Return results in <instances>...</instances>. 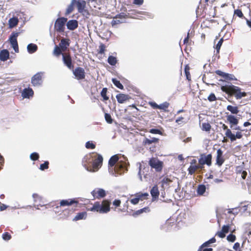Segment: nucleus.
<instances>
[{
  "label": "nucleus",
  "instance_id": "c756f323",
  "mask_svg": "<svg viewBox=\"0 0 251 251\" xmlns=\"http://www.w3.org/2000/svg\"><path fill=\"white\" fill-rule=\"evenodd\" d=\"M107 62L111 66H115L117 63V59L116 57L110 55L107 59Z\"/></svg>",
  "mask_w": 251,
  "mask_h": 251
},
{
  "label": "nucleus",
  "instance_id": "c85d7f7f",
  "mask_svg": "<svg viewBox=\"0 0 251 251\" xmlns=\"http://www.w3.org/2000/svg\"><path fill=\"white\" fill-rule=\"evenodd\" d=\"M226 109L233 114H236L239 112V110L237 106H233L230 105H228L227 106Z\"/></svg>",
  "mask_w": 251,
  "mask_h": 251
},
{
  "label": "nucleus",
  "instance_id": "37998d69",
  "mask_svg": "<svg viewBox=\"0 0 251 251\" xmlns=\"http://www.w3.org/2000/svg\"><path fill=\"white\" fill-rule=\"evenodd\" d=\"M226 239L229 242H234L236 240V236L232 234H230L227 236Z\"/></svg>",
  "mask_w": 251,
  "mask_h": 251
},
{
  "label": "nucleus",
  "instance_id": "aec40b11",
  "mask_svg": "<svg viewBox=\"0 0 251 251\" xmlns=\"http://www.w3.org/2000/svg\"><path fill=\"white\" fill-rule=\"evenodd\" d=\"M159 139L155 137H150V138H145L143 141V144L144 146L150 145L152 143L158 142Z\"/></svg>",
  "mask_w": 251,
  "mask_h": 251
},
{
  "label": "nucleus",
  "instance_id": "dca6fc26",
  "mask_svg": "<svg viewBox=\"0 0 251 251\" xmlns=\"http://www.w3.org/2000/svg\"><path fill=\"white\" fill-rule=\"evenodd\" d=\"M66 23L67 27L70 30H74L78 27V22L75 20H71Z\"/></svg>",
  "mask_w": 251,
  "mask_h": 251
},
{
  "label": "nucleus",
  "instance_id": "338daca9",
  "mask_svg": "<svg viewBox=\"0 0 251 251\" xmlns=\"http://www.w3.org/2000/svg\"><path fill=\"white\" fill-rule=\"evenodd\" d=\"M239 248L240 244L238 242L235 243L233 247V249L236 251H240V250H239Z\"/></svg>",
  "mask_w": 251,
  "mask_h": 251
},
{
  "label": "nucleus",
  "instance_id": "1a4fd4ad",
  "mask_svg": "<svg viewBox=\"0 0 251 251\" xmlns=\"http://www.w3.org/2000/svg\"><path fill=\"white\" fill-rule=\"evenodd\" d=\"M97 156V154L94 153L89 154L85 155L82 160V163L84 167L86 168L87 171H89V169L86 166V163L88 164H93L94 158Z\"/></svg>",
  "mask_w": 251,
  "mask_h": 251
},
{
  "label": "nucleus",
  "instance_id": "a19ab883",
  "mask_svg": "<svg viewBox=\"0 0 251 251\" xmlns=\"http://www.w3.org/2000/svg\"><path fill=\"white\" fill-rule=\"evenodd\" d=\"M74 10V5L72 4H69L66 9L65 12L66 15L70 14Z\"/></svg>",
  "mask_w": 251,
  "mask_h": 251
},
{
  "label": "nucleus",
  "instance_id": "09e8293b",
  "mask_svg": "<svg viewBox=\"0 0 251 251\" xmlns=\"http://www.w3.org/2000/svg\"><path fill=\"white\" fill-rule=\"evenodd\" d=\"M53 53L56 55L58 56L61 54V49L57 46H56L54 49Z\"/></svg>",
  "mask_w": 251,
  "mask_h": 251
},
{
  "label": "nucleus",
  "instance_id": "bf43d9fd",
  "mask_svg": "<svg viewBox=\"0 0 251 251\" xmlns=\"http://www.w3.org/2000/svg\"><path fill=\"white\" fill-rule=\"evenodd\" d=\"M105 45L104 44H101L100 46V51L99 52V53H100V54L104 53V51H105Z\"/></svg>",
  "mask_w": 251,
  "mask_h": 251
},
{
  "label": "nucleus",
  "instance_id": "473e14b6",
  "mask_svg": "<svg viewBox=\"0 0 251 251\" xmlns=\"http://www.w3.org/2000/svg\"><path fill=\"white\" fill-rule=\"evenodd\" d=\"M112 81L117 87L120 89H123V85L121 83L120 81L118 80L116 78H112Z\"/></svg>",
  "mask_w": 251,
  "mask_h": 251
},
{
  "label": "nucleus",
  "instance_id": "72a5a7b5",
  "mask_svg": "<svg viewBox=\"0 0 251 251\" xmlns=\"http://www.w3.org/2000/svg\"><path fill=\"white\" fill-rule=\"evenodd\" d=\"M198 168L199 166L197 165H191L188 169L189 174L190 175L193 174Z\"/></svg>",
  "mask_w": 251,
  "mask_h": 251
},
{
  "label": "nucleus",
  "instance_id": "423d86ee",
  "mask_svg": "<svg viewBox=\"0 0 251 251\" xmlns=\"http://www.w3.org/2000/svg\"><path fill=\"white\" fill-rule=\"evenodd\" d=\"M149 164L152 168L154 169L156 172H160L162 169V162L155 158H151L149 161Z\"/></svg>",
  "mask_w": 251,
  "mask_h": 251
},
{
  "label": "nucleus",
  "instance_id": "9d476101",
  "mask_svg": "<svg viewBox=\"0 0 251 251\" xmlns=\"http://www.w3.org/2000/svg\"><path fill=\"white\" fill-rule=\"evenodd\" d=\"M73 74L78 80L83 79L85 78V72L83 68L77 67L73 71Z\"/></svg>",
  "mask_w": 251,
  "mask_h": 251
},
{
  "label": "nucleus",
  "instance_id": "393cba45",
  "mask_svg": "<svg viewBox=\"0 0 251 251\" xmlns=\"http://www.w3.org/2000/svg\"><path fill=\"white\" fill-rule=\"evenodd\" d=\"M69 40L66 39H62L59 43V46L62 51H65L68 47L69 46Z\"/></svg>",
  "mask_w": 251,
  "mask_h": 251
},
{
  "label": "nucleus",
  "instance_id": "412c9836",
  "mask_svg": "<svg viewBox=\"0 0 251 251\" xmlns=\"http://www.w3.org/2000/svg\"><path fill=\"white\" fill-rule=\"evenodd\" d=\"M34 92L31 88H25L24 89L22 95L24 98H29L33 95Z\"/></svg>",
  "mask_w": 251,
  "mask_h": 251
},
{
  "label": "nucleus",
  "instance_id": "0eeeda50",
  "mask_svg": "<svg viewBox=\"0 0 251 251\" xmlns=\"http://www.w3.org/2000/svg\"><path fill=\"white\" fill-rule=\"evenodd\" d=\"M19 35L18 32H13L9 38V40L10 42V44L14 50L16 52H19L18 49V45L17 41V38Z\"/></svg>",
  "mask_w": 251,
  "mask_h": 251
},
{
  "label": "nucleus",
  "instance_id": "69168bd1",
  "mask_svg": "<svg viewBox=\"0 0 251 251\" xmlns=\"http://www.w3.org/2000/svg\"><path fill=\"white\" fill-rule=\"evenodd\" d=\"M221 124H222V128H223L224 130H226V133H225V135H226V134H227L226 133H227V131L230 130V129H229V128H228L227 126H226L225 124H222V123H221Z\"/></svg>",
  "mask_w": 251,
  "mask_h": 251
},
{
  "label": "nucleus",
  "instance_id": "a878e982",
  "mask_svg": "<svg viewBox=\"0 0 251 251\" xmlns=\"http://www.w3.org/2000/svg\"><path fill=\"white\" fill-rule=\"evenodd\" d=\"M38 47L36 44L30 43L27 46V50L29 53H33L36 51Z\"/></svg>",
  "mask_w": 251,
  "mask_h": 251
},
{
  "label": "nucleus",
  "instance_id": "052dcab7",
  "mask_svg": "<svg viewBox=\"0 0 251 251\" xmlns=\"http://www.w3.org/2000/svg\"><path fill=\"white\" fill-rule=\"evenodd\" d=\"M229 229V226L228 225H224L222 228V230L225 232V233H227Z\"/></svg>",
  "mask_w": 251,
  "mask_h": 251
},
{
  "label": "nucleus",
  "instance_id": "cd10ccee",
  "mask_svg": "<svg viewBox=\"0 0 251 251\" xmlns=\"http://www.w3.org/2000/svg\"><path fill=\"white\" fill-rule=\"evenodd\" d=\"M206 191V187L203 184L199 185L198 187L197 192L199 195L202 196Z\"/></svg>",
  "mask_w": 251,
  "mask_h": 251
},
{
  "label": "nucleus",
  "instance_id": "79ce46f5",
  "mask_svg": "<svg viewBox=\"0 0 251 251\" xmlns=\"http://www.w3.org/2000/svg\"><path fill=\"white\" fill-rule=\"evenodd\" d=\"M223 38H221L218 42V43L217 44L216 46V50H217V53H219V51H220V48H221V47L223 44Z\"/></svg>",
  "mask_w": 251,
  "mask_h": 251
},
{
  "label": "nucleus",
  "instance_id": "e433bc0d",
  "mask_svg": "<svg viewBox=\"0 0 251 251\" xmlns=\"http://www.w3.org/2000/svg\"><path fill=\"white\" fill-rule=\"evenodd\" d=\"M107 89L106 88H103L100 93V95L101 97L103 98V100H108V97L106 96Z\"/></svg>",
  "mask_w": 251,
  "mask_h": 251
},
{
  "label": "nucleus",
  "instance_id": "13d9d810",
  "mask_svg": "<svg viewBox=\"0 0 251 251\" xmlns=\"http://www.w3.org/2000/svg\"><path fill=\"white\" fill-rule=\"evenodd\" d=\"M122 23L123 22L121 21L120 20H113L111 22V25L112 26H114L115 25Z\"/></svg>",
  "mask_w": 251,
  "mask_h": 251
},
{
  "label": "nucleus",
  "instance_id": "f8f14e48",
  "mask_svg": "<svg viewBox=\"0 0 251 251\" xmlns=\"http://www.w3.org/2000/svg\"><path fill=\"white\" fill-rule=\"evenodd\" d=\"M62 54L63 63L69 69H71L73 66L70 55L67 53H62Z\"/></svg>",
  "mask_w": 251,
  "mask_h": 251
},
{
  "label": "nucleus",
  "instance_id": "b1692460",
  "mask_svg": "<svg viewBox=\"0 0 251 251\" xmlns=\"http://www.w3.org/2000/svg\"><path fill=\"white\" fill-rule=\"evenodd\" d=\"M9 52L7 50H3L0 52V60L5 61L9 58Z\"/></svg>",
  "mask_w": 251,
  "mask_h": 251
},
{
  "label": "nucleus",
  "instance_id": "9b49d317",
  "mask_svg": "<svg viewBox=\"0 0 251 251\" xmlns=\"http://www.w3.org/2000/svg\"><path fill=\"white\" fill-rule=\"evenodd\" d=\"M226 137L230 139L231 142L235 141L236 139H241L242 136V133L240 131H237L236 134H233L231 130L227 131Z\"/></svg>",
  "mask_w": 251,
  "mask_h": 251
},
{
  "label": "nucleus",
  "instance_id": "6e6552de",
  "mask_svg": "<svg viewBox=\"0 0 251 251\" xmlns=\"http://www.w3.org/2000/svg\"><path fill=\"white\" fill-rule=\"evenodd\" d=\"M211 159L212 155L211 154H209L207 155L204 154H202L200 156L199 162L201 165L206 164L208 166H210L211 165Z\"/></svg>",
  "mask_w": 251,
  "mask_h": 251
},
{
  "label": "nucleus",
  "instance_id": "2eb2a0df",
  "mask_svg": "<svg viewBox=\"0 0 251 251\" xmlns=\"http://www.w3.org/2000/svg\"><path fill=\"white\" fill-rule=\"evenodd\" d=\"M86 2L84 0H80L76 2V6L77 10L79 13H82L84 12H86L85 10L86 8Z\"/></svg>",
  "mask_w": 251,
  "mask_h": 251
},
{
  "label": "nucleus",
  "instance_id": "864d4df0",
  "mask_svg": "<svg viewBox=\"0 0 251 251\" xmlns=\"http://www.w3.org/2000/svg\"><path fill=\"white\" fill-rule=\"evenodd\" d=\"M234 14L237 15L240 18H242L243 17V14L242 13V11L240 9H236L234 10Z\"/></svg>",
  "mask_w": 251,
  "mask_h": 251
},
{
  "label": "nucleus",
  "instance_id": "20e7f679",
  "mask_svg": "<svg viewBox=\"0 0 251 251\" xmlns=\"http://www.w3.org/2000/svg\"><path fill=\"white\" fill-rule=\"evenodd\" d=\"M44 72H40L35 74L31 79V82L34 87H40L43 83L42 75Z\"/></svg>",
  "mask_w": 251,
  "mask_h": 251
},
{
  "label": "nucleus",
  "instance_id": "3c124183",
  "mask_svg": "<svg viewBox=\"0 0 251 251\" xmlns=\"http://www.w3.org/2000/svg\"><path fill=\"white\" fill-rule=\"evenodd\" d=\"M140 200H141V199H140V197L138 195L137 196H136V198L131 199L130 201V202L133 204H136L139 202Z\"/></svg>",
  "mask_w": 251,
  "mask_h": 251
},
{
  "label": "nucleus",
  "instance_id": "8fccbe9b",
  "mask_svg": "<svg viewBox=\"0 0 251 251\" xmlns=\"http://www.w3.org/2000/svg\"><path fill=\"white\" fill-rule=\"evenodd\" d=\"M104 117L105 120L108 123L111 124L112 123V119L111 118V115L109 114L105 113Z\"/></svg>",
  "mask_w": 251,
  "mask_h": 251
},
{
  "label": "nucleus",
  "instance_id": "58836bf2",
  "mask_svg": "<svg viewBox=\"0 0 251 251\" xmlns=\"http://www.w3.org/2000/svg\"><path fill=\"white\" fill-rule=\"evenodd\" d=\"M39 157V154L37 152H33L30 155V158L31 160L35 161L38 159Z\"/></svg>",
  "mask_w": 251,
  "mask_h": 251
},
{
  "label": "nucleus",
  "instance_id": "ddd939ff",
  "mask_svg": "<svg viewBox=\"0 0 251 251\" xmlns=\"http://www.w3.org/2000/svg\"><path fill=\"white\" fill-rule=\"evenodd\" d=\"M92 195L97 199L103 198L106 196L105 191L101 188H98L97 190H94L91 192Z\"/></svg>",
  "mask_w": 251,
  "mask_h": 251
},
{
  "label": "nucleus",
  "instance_id": "a18cd8bd",
  "mask_svg": "<svg viewBox=\"0 0 251 251\" xmlns=\"http://www.w3.org/2000/svg\"><path fill=\"white\" fill-rule=\"evenodd\" d=\"M49 168V162L45 161L44 163L41 164L40 166V169L42 171L47 169Z\"/></svg>",
  "mask_w": 251,
  "mask_h": 251
},
{
  "label": "nucleus",
  "instance_id": "c03bdc74",
  "mask_svg": "<svg viewBox=\"0 0 251 251\" xmlns=\"http://www.w3.org/2000/svg\"><path fill=\"white\" fill-rule=\"evenodd\" d=\"M95 145L92 142L88 141L86 143L85 147L87 149H94L95 148Z\"/></svg>",
  "mask_w": 251,
  "mask_h": 251
},
{
  "label": "nucleus",
  "instance_id": "5701e85b",
  "mask_svg": "<svg viewBox=\"0 0 251 251\" xmlns=\"http://www.w3.org/2000/svg\"><path fill=\"white\" fill-rule=\"evenodd\" d=\"M151 194L152 197V199H156L158 198L159 192L157 185L152 187L151 190Z\"/></svg>",
  "mask_w": 251,
  "mask_h": 251
},
{
  "label": "nucleus",
  "instance_id": "de8ad7c7",
  "mask_svg": "<svg viewBox=\"0 0 251 251\" xmlns=\"http://www.w3.org/2000/svg\"><path fill=\"white\" fill-rule=\"evenodd\" d=\"M2 239L5 241H8L11 238V236L8 232L4 233L2 235Z\"/></svg>",
  "mask_w": 251,
  "mask_h": 251
},
{
  "label": "nucleus",
  "instance_id": "39448f33",
  "mask_svg": "<svg viewBox=\"0 0 251 251\" xmlns=\"http://www.w3.org/2000/svg\"><path fill=\"white\" fill-rule=\"evenodd\" d=\"M102 161V156L100 154H97V156L94 158V161L92 164L93 168H91L89 171H97L101 166Z\"/></svg>",
  "mask_w": 251,
  "mask_h": 251
},
{
  "label": "nucleus",
  "instance_id": "a211bd4d",
  "mask_svg": "<svg viewBox=\"0 0 251 251\" xmlns=\"http://www.w3.org/2000/svg\"><path fill=\"white\" fill-rule=\"evenodd\" d=\"M227 120L230 125V128L233 127V126H237L238 124V120L233 115H227Z\"/></svg>",
  "mask_w": 251,
  "mask_h": 251
},
{
  "label": "nucleus",
  "instance_id": "f3484780",
  "mask_svg": "<svg viewBox=\"0 0 251 251\" xmlns=\"http://www.w3.org/2000/svg\"><path fill=\"white\" fill-rule=\"evenodd\" d=\"M223 151L221 149H218L217 151L216 164L221 166L224 162L223 158Z\"/></svg>",
  "mask_w": 251,
  "mask_h": 251
},
{
  "label": "nucleus",
  "instance_id": "4c0bfd02",
  "mask_svg": "<svg viewBox=\"0 0 251 251\" xmlns=\"http://www.w3.org/2000/svg\"><path fill=\"white\" fill-rule=\"evenodd\" d=\"M169 106V103L168 102H165L159 105L158 109L166 111V109L168 108Z\"/></svg>",
  "mask_w": 251,
  "mask_h": 251
},
{
  "label": "nucleus",
  "instance_id": "f257e3e1",
  "mask_svg": "<svg viewBox=\"0 0 251 251\" xmlns=\"http://www.w3.org/2000/svg\"><path fill=\"white\" fill-rule=\"evenodd\" d=\"M118 155L116 154L113 155L109 160V172H112L113 175L117 176V175H122L125 171H127L126 168V162L118 161Z\"/></svg>",
  "mask_w": 251,
  "mask_h": 251
},
{
  "label": "nucleus",
  "instance_id": "6ab92c4d",
  "mask_svg": "<svg viewBox=\"0 0 251 251\" xmlns=\"http://www.w3.org/2000/svg\"><path fill=\"white\" fill-rule=\"evenodd\" d=\"M95 206L96 211L99 212L100 213H106L109 211V209L108 208H102L101 206V204L99 202H96L94 204Z\"/></svg>",
  "mask_w": 251,
  "mask_h": 251
},
{
  "label": "nucleus",
  "instance_id": "e2e57ef3",
  "mask_svg": "<svg viewBox=\"0 0 251 251\" xmlns=\"http://www.w3.org/2000/svg\"><path fill=\"white\" fill-rule=\"evenodd\" d=\"M216 73L219 75L222 76L223 78H225L226 75V73L223 72L220 70H217L216 71Z\"/></svg>",
  "mask_w": 251,
  "mask_h": 251
},
{
  "label": "nucleus",
  "instance_id": "603ef678",
  "mask_svg": "<svg viewBox=\"0 0 251 251\" xmlns=\"http://www.w3.org/2000/svg\"><path fill=\"white\" fill-rule=\"evenodd\" d=\"M161 182L163 186H167L169 184L170 182H171V180L167 177H165L162 180Z\"/></svg>",
  "mask_w": 251,
  "mask_h": 251
},
{
  "label": "nucleus",
  "instance_id": "4d7b16f0",
  "mask_svg": "<svg viewBox=\"0 0 251 251\" xmlns=\"http://www.w3.org/2000/svg\"><path fill=\"white\" fill-rule=\"evenodd\" d=\"M127 17V15L125 13H121L116 16V18H126Z\"/></svg>",
  "mask_w": 251,
  "mask_h": 251
},
{
  "label": "nucleus",
  "instance_id": "7c9ffc66",
  "mask_svg": "<svg viewBox=\"0 0 251 251\" xmlns=\"http://www.w3.org/2000/svg\"><path fill=\"white\" fill-rule=\"evenodd\" d=\"M32 197L34 199V201L35 203H39L40 205H41V203H42V197L37 194H33Z\"/></svg>",
  "mask_w": 251,
  "mask_h": 251
},
{
  "label": "nucleus",
  "instance_id": "680f3d73",
  "mask_svg": "<svg viewBox=\"0 0 251 251\" xmlns=\"http://www.w3.org/2000/svg\"><path fill=\"white\" fill-rule=\"evenodd\" d=\"M210 242H209V240L204 243L203 244H202L201 247H200L198 251H201L202 248L208 246L210 245Z\"/></svg>",
  "mask_w": 251,
  "mask_h": 251
},
{
  "label": "nucleus",
  "instance_id": "f704fd0d",
  "mask_svg": "<svg viewBox=\"0 0 251 251\" xmlns=\"http://www.w3.org/2000/svg\"><path fill=\"white\" fill-rule=\"evenodd\" d=\"M211 125L208 123H204L202 124V129L205 131H209L211 129Z\"/></svg>",
  "mask_w": 251,
  "mask_h": 251
},
{
  "label": "nucleus",
  "instance_id": "6e6d98bb",
  "mask_svg": "<svg viewBox=\"0 0 251 251\" xmlns=\"http://www.w3.org/2000/svg\"><path fill=\"white\" fill-rule=\"evenodd\" d=\"M208 100L209 101H213L216 100V98L214 94L211 93L208 97Z\"/></svg>",
  "mask_w": 251,
  "mask_h": 251
},
{
  "label": "nucleus",
  "instance_id": "f03ea898",
  "mask_svg": "<svg viewBox=\"0 0 251 251\" xmlns=\"http://www.w3.org/2000/svg\"><path fill=\"white\" fill-rule=\"evenodd\" d=\"M221 90L228 94L234 96L237 100L241 99L247 96L246 92H241L240 88L234 86L229 82L222 86Z\"/></svg>",
  "mask_w": 251,
  "mask_h": 251
},
{
  "label": "nucleus",
  "instance_id": "774afa93",
  "mask_svg": "<svg viewBox=\"0 0 251 251\" xmlns=\"http://www.w3.org/2000/svg\"><path fill=\"white\" fill-rule=\"evenodd\" d=\"M113 205H114L115 206H116L117 207L119 206L121 204V201L119 200H115L113 201Z\"/></svg>",
  "mask_w": 251,
  "mask_h": 251
},
{
  "label": "nucleus",
  "instance_id": "4be33fe9",
  "mask_svg": "<svg viewBox=\"0 0 251 251\" xmlns=\"http://www.w3.org/2000/svg\"><path fill=\"white\" fill-rule=\"evenodd\" d=\"M78 202L75 199L63 200L60 201V205L62 206L71 205L74 203H77Z\"/></svg>",
  "mask_w": 251,
  "mask_h": 251
},
{
  "label": "nucleus",
  "instance_id": "ea45409f",
  "mask_svg": "<svg viewBox=\"0 0 251 251\" xmlns=\"http://www.w3.org/2000/svg\"><path fill=\"white\" fill-rule=\"evenodd\" d=\"M147 211H149V208L148 207L143 208L142 209H141L140 210H138L136 211L133 214V216H134L135 215H139V214L143 213L144 212H147Z\"/></svg>",
  "mask_w": 251,
  "mask_h": 251
},
{
  "label": "nucleus",
  "instance_id": "bb28decb",
  "mask_svg": "<svg viewBox=\"0 0 251 251\" xmlns=\"http://www.w3.org/2000/svg\"><path fill=\"white\" fill-rule=\"evenodd\" d=\"M18 22L19 20L16 17H13L10 18L8 21L9 27L10 28L15 27L16 25H17Z\"/></svg>",
  "mask_w": 251,
  "mask_h": 251
},
{
  "label": "nucleus",
  "instance_id": "7ed1b4c3",
  "mask_svg": "<svg viewBox=\"0 0 251 251\" xmlns=\"http://www.w3.org/2000/svg\"><path fill=\"white\" fill-rule=\"evenodd\" d=\"M67 22V18L64 17L59 18L56 19L54 23V29L58 32H63L65 30V24Z\"/></svg>",
  "mask_w": 251,
  "mask_h": 251
},
{
  "label": "nucleus",
  "instance_id": "5fc2aeb1",
  "mask_svg": "<svg viewBox=\"0 0 251 251\" xmlns=\"http://www.w3.org/2000/svg\"><path fill=\"white\" fill-rule=\"evenodd\" d=\"M150 132L152 134H161L162 132L161 131L158 129L155 128H152L150 129Z\"/></svg>",
  "mask_w": 251,
  "mask_h": 251
},
{
  "label": "nucleus",
  "instance_id": "4468645a",
  "mask_svg": "<svg viewBox=\"0 0 251 251\" xmlns=\"http://www.w3.org/2000/svg\"><path fill=\"white\" fill-rule=\"evenodd\" d=\"M117 101L120 103H124L128 100L130 97L128 95L119 94L116 96Z\"/></svg>",
  "mask_w": 251,
  "mask_h": 251
},
{
  "label": "nucleus",
  "instance_id": "49530a36",
  "mask_svg": "<svg viewBox=\"0 0 251 251\" xmlns=\"http://www.w3.org/2000/svg\"><path fill=\"white\" fill-rule=\"evenodd\" d=\"M225 79L227 80H237L236 78L235 77V76L233 75L232 74H229L227 73H226V75L225 76Z\"/></svg>",
  "mask_w": 251,
  "mask_h": 251
},
{
  "label": "nucleus",
  "instance_id": "2f4dec72",
  "mask_svg": "<svg viewBox=\"0 0 251 251\" xmlns=\"http://www.w3.org/2000/svg\"><path fill=\"white\" fill-rule=\"evenodd\" d=\"M86 217V212H81L78 213L74 218V221H77L79 220H81L83 219H85Z\"/></svg>",
  "mask_w": 251,
  "mask_h": 251
},
{
  "label": "nucleus",
  "instance_id": "0e129e2a",
  "mask_svg": "<svg viewBox=\"0 0 251 251\" xmlns=\"http://www.w3.org/2000/svg\"><path fill=\"white\" fill-rule=\"evenodd\" d=\"M217 234L218 236L222 238H224L226 236V233H225V232L222 230L218 232Z\"/></svg>",
  "mask_w": 251,
  "mask_h": 251
},
{
  "label": "nucleus",
  "instance_id": "c9c22d12",
  "mask_svg": "<svg viewBox=\"0 0 251 251\" xmlns=\"http://www.w3.org/2000/svg\"><path fill=\"white\" fill-rule=\"evenodd\" d=\"M110 201L107 200H104L102 201L101 204V206L102 208H108L109 209V211H110Z\"/></svg>",
  "mask_w": 251,
  "mask_h": 251
}]
</instances>
